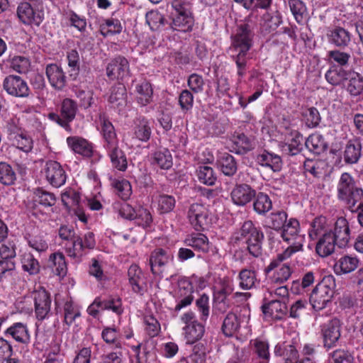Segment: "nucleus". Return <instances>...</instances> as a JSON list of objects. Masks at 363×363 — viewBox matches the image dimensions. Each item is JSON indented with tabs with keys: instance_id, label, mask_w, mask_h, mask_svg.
I'll list each match as a JSON object with an SVG mask.
<instances>
[{
	"instance_id": "20",
	"label": "nucleus",
	"mask_w": 363,
	"mask_h": 363,
	"mask_svg": "<svg viewBox=\"0 0 363 363\" xmlns=\"http://www.w3.org/2000/svg\"><path fill=\"white\" fill-rule=\"evenodd\" d=\"M129 62L121 56L113 59L106 67V74L111 79H123L129 75Z\"/></svg>"
},
{
	"instance_id": "3",
	"label": "nucleus",
	"mask_w": 363,
	"mask_h": 363,
	"mask_svg": "<svg viewBox=\"0 0 363 363\" xmlns=\"http://www.w3.org/2000/svg\"><path fill=\"white\" fill-rule=\"evenodd\" d=\"M192 0H174L172 7V29L188 32L192 30L194 24V18L192 13Z\"/></svg>"
},
{
	"instance_id": "41",
	"label": "nucleus",
	"mask_w": 363,
	"mask_h": 363,
	"mask_svg": "<svg viewBox=\"0 0 363 363\" xmlns=\"http://www.w3.org/2000/svg\"><path fill=\"white\" fill-rule=\"evenodd\" d=\"M347 91L351 96H357L363 91V76L354 70H351L347 77Z\"/></svg>"
},
{
	"instance_id": "6",
	"label": "nucleus",
	"mask_w": 363,
	"mask_h": 363,
	"mask_svg": "<svg viewBox=\"0 0 363 363\" xmlns=\"http://www.w3.org/2000/svg\"><path fill=\"white\" fill-rule=\"evenodd\" d=\"M184 326L182 328L183 335L187 344L193 345L199 341L205 333L204 325L198 321L193 311L184 313L180 318Z\"/></svg>"
},
{
	"instance_id": "10",
	"label": "nucleus",
	"mask_w": 363,
	"mask_h": 363,
	"mask_svg": "<svg viewBox=\"0 0 363 363\" xmlns=\"http://www.w3.org/2000/svg\"><path fill=\"white\" fill-rule=\"evenodd\" d=\"M174 259L169 250L157 248L153 250L149 258V264L152 273L158 277H162L167 267Z\"/></svg>"
},
{
	"instance_id": "30",
	"label": "nucleus",
	"mask_w": 363,
	"mask_h": 363,
	"mask_svg": "<svg viewBox=\"0 0 363 363\" xmlns=\"http://www.w3.org/2000/svg\"><path fill=\"white\" fill-rule=\"evenodd\" d=\"M359 260L357 257L344 255L334 265V271L337 275L349 274L354 271L359 265Z\"/></svg>"
},
{
	"instance_id": "34",
	"label": "nucleus",
	"mask_w": 363,
	"mask_h": 363,
	"mask_svg": "<svg viewBox=\"0 0 363 363\" xmlns=\"http://www.w3.org/2000/svg\"><path fill=\"white\" fill-rule=\"evenodd\" d=\"M239 286L242 290L256 288L259 284L256 271L250 269H242L238 274Z\"/></svg>"
},
{
	"instance_id": "7",
	"label": "nucleus",
	"mask_w": 363,
	"mask_h": 363,
	"mask_svg": "<svg viewBox=\"0 0 363 363\" xmlns=\"http://www.w3.org/2000/svg\"><path fill=\"white\" fill-rule=\"evenodd\" d=\"M334 294L333 281L329 278H323L313 290L310 302L313 308L317 311L324 308L331 301Z\"/></svg>"
},
{
	"instance_id": "37",
	"label": "nucleus",
	"mask_w": 363,
	"mask_h": 363,
	"mask_svg": "<svg viewBox=\"0 0 363 363\" xmlns=\"http://www.w3.org/2000/svg\"><path fill=\"white\" fill-rule=\"evenodd\" d=\"M276 356L283 357L285 363H294L298 357V352L295 346L286 342L278 343L274 350Z\"/></svg>"
},
{
	"instance_id": "15",
	"label": "nucleus",
	"mask_w": 363,
	"mask_h": 363,
	"mask_svg": "<svg viewBox=\"0 0 363 363\" xmlns=\"http://www.w3.org/2000/svg\"><path fill=\"white\" fill-rule=\"evenodd\" d=\"M4 89L11 96L26 97L29 95L28 86L21 77L9 75L3 82Z\"/></svg>"
},
{
	"instance_id": "12",
	"label": "nucleus",
	"mask_w": 363,
	"mask_h": 363,
	"mask_svg": "<svg viewBox=\"0 0 363 363\" xmlns=\"http://www.w3.org/2000/svg\"><path fill=\"white\" fill-rule=\"evenodd\" d=\"M249 320L250 314L247 309L241 311L239 315L229 313L223 320L222 330L225 336L231 337L237 333L242 323L247 324Z\"/></svg>"
},
{
	"instance_id": "28",
	"label": "nucleus",
	"mask_w": 363,
	"mask_h": 363,
	"mask_svg": "<svg viewBox=\"0 0 363 363\" xmlns=\"http://www.w3.org/2000/svg\"><path fill=\"white\" fill-rule=\"evenodd\" d=\"M271 280L275 284H282L287 281L291 274V267L286 264H281L279 262L273 260L267 268V272L274 270Z\"/></svg>"
},
{
	"instance_id": "54",
	"label": "nucleus",
	"mask_w": 363,
	"mask_h": 363,
	"mask_svg": "<svg viewBox=\"0 0 363 363\" xmlns=\"http://www.w3.org/2000/svg\"><path fill=\"white\" fill-rule=\"evenodd\" d=\"M306 148L314 154H320L325 149L323 138L319 134L310 135L305 142Z\"/></svg>"
},
{
	"instance_id": "21",
	"label": "nucleus",
	"mask_w": 363,
	"mask_h": 363,
	"mask_svg": "<svg viewBox=\"0 0 363 363\" xmlns=\"http://www.w3.org/2000/svg\"><path fill=\"white\" fill-rule=\"evenodd\" d=\"M45 73L50 84L56 90H62L67 84V77L62 68L56 64L47 65Z\"/></svg>"
},
{
	"instance_id": "59",
	"label": "nucleus",
	"mask_w": 363,
	"mask_h": 363,
	"mask_svg": "<svg viewBox=\"0 0 363 363\" xmlns=\"http://www.w3.org/2000/svg\"><path fill=\"white\" fill-rule=\"evenodd\" d=\"M253 347L259 358L268 363L270 359L269 342L264 340L255 339L253 340Z\"/></svg>"
},
{
	"instance_id": "23",
	"label": "nucleus",
	"mask_w": 363,
	"mask_h": 363,
	"mask_svg": "<svg viewBox=\"0 0 363 363\" xmlns=\"http://www.w3.org/2000/svg\"><path fill=\"white\" fill-rule=\"evenodd\" d=\"M77 106L75 101L70 99H65L62 101L61 107L62 116L65 118V121L60 119L58 115L55 113H50V118L57 121V123L63 127H66L68 125V122L72 121L77 113Z\"/></svg>"
},
{
	"instance_id": "19",
	"label": "nucleus",
	"mask_w": 363,
	"mask_h": 363,
	"mask_svg": "<svg viewBox=\"0 0 363 363\" xmlns=\"http://www.w3.org/2000/svg\"><path fill=\"white\" fill-rule=\"evenodd\" d=\"M128 283L132 291L140 296L146 291V281L142 269L137 264H131L128 270Z\"/></svg>"
},
{
	"instance_id": "8",
	"label": "nucleus",
	"mask_w": 363,
	"mask_h": 363,
	"mask_svg": "<svg viewBox=\"0 0 363 363\" xmlns=\"http://www.w3.org/2000/svg\"><path fill=\"white\" fill-rule=\"evenodd\" d=\"M187 218L192 227L199 231L209 226L212 216L208 206L203 203H194L189 207Z\"/></svg>"
},
{
	"instance_id": "14",
	"label": "nucleus",
	"mask_w": 363,
	"mask_h": 363,
	"mask_svg": "<svg viewBox=\"0 0 363 363\" xmlns=\"http://www.w3.org/2000/svg\"><path fill=\"white\" fill-rule=\"evenodd\" d=\"M44 172L47 181L52 186L58 188L65 184L67 174L59 162L53 160L48 161Z\"/></svg>"
},
{
	"instance_id": "52",
	"label": "nucleus",
	"mask_w": 363,
	"mask_h": 363,
	"mask_svg": "<svg viewBox=\"0 0 363 363\" xmlns=\"http://www.w3.org/2000/svg\"><path fill=\"white\" fill-rule=\"evenodd\" d=\"M233 291V282L228 279L224 278L220 281V286L216 288L214 291V301H224L225 300H228V296H230Z\"/></svg>"
},
{
	"instance_id": "49",
	"label": "nucleus",
	"mask_w": 363,
	"mask_h": 363,
	"mask_svg": "<svg viewBox=\"0 0 363 363\" xmlns=\"http://www.w3.org/2000/svg\"><path fill=\"white\" fill-rule=\"evenodd\" d=\"M218 164L225 175L233 176L237 172L236 162L234 157L228 153H223L220 156Z\"/></svg>"
},
{
	"instance_id": "18",
	"label": "nucleus",
	"mask_w": 363,
	"mask_h": 363,
	"mask_svg": "<svg viewBox=\"0 0 363 363\" xmlns=\"http://www.w3.org/2000/svg\"><path fill=\"white\" fill-rule=\"evenodd\" d=\"M280 231L281 236L285 242L303 244L304 235L301 234L299 222L296 218H289Z\"/></svg>"
},
{
	"instance_id": "27",
	"label": "nucleus",
	"mask_w": 363,
	"mask_h": 363,
	"mask_svg": "<svg viewBox=\"0 0 363 363\" xmlns=\"http://www.w3.org/2000/svg\"><path fill=\"white\" fill-rule=\"evenodd\" d=\"M6 335L11 336L15 341L23 345L30 342V335L26 324L14 323L5 331Z\"/></svg>"
},
{
	"instance_id": "38",
	"label": "nucleus",
	"mask_w": 363,
	"mask_h": 363,
	"mask_svg": "<svg viewBox=\"0 0 363 363\" xmlns=\"http://www.w3.org/2000/svg\"><path fill=\"white\" fill-rule=\"evenodd\" d=\"M184 242L186 246L203 252H207L209 250L208 239L202 233L189 235L185 238Z\"/></svg>"
},
{
	"instance_id": "17",
	"label": "nucleus",
	"mask_w": 363,
	"mask_h": 363,
	"mask_svg": "<svg viewBox=\"0 0 363 363\" xmlns=\"http://www.w3.org/2000/svg\"><path fill=\"white\" fill-rule=\"evenodd\" d=\"M194 286L186 279L181 280L178 283V289L176 291L175 311H179L191 304L194 300Z\"/></svg>"
},
{
	"instance_id": "33",
	"label": "nucleus",
	"mask_w": 363,
	"mask_h": 363,
	"mask_svg": "<svg viewBox=\"0 0 363 363\" xmlns=\"http://www.w3.org/2000/svg\"><path fill=\"white\" fill-rule=\"evenodd\" d=\"M318 240L315 251L319 256L325 257L334 252L337 242L334 240L332 231L318 238Z\"/></svg>"
},
{
	"instance_id": "2",
	"label": "nucleus",
	"mask_w": 363,
	"mask_h": 363,
	"mask_svg": "<svg viewBox=\"0 0 363 363\" xmlns=\"http://www.w3.org/2000/svg\"><path fill=\"white\" fill-rule=\"evenodd\" d=\"M337 198L348 208L363 203V190L357 186L354 178L347 172L341 174L337 186Z\"/></svg>"
},
{
	"instance_id": "43",
	"label": "nucleus",
	"mask_w": 363,
	"mask_h": 363,
	"mask_svg": "<svg viewBox=\"0 0 363 363\" xmlns=\"http://www.w3.org/2000/svg\"><path fill=\"white\" fill-rule=\"evenodd\" d=\"M49 266L59 277H64L67 274V267L65 257L62 252H55L50 255Z\"/></svg>"
},
{
	"instance_id": "57",
	"label": "nucleus",
	"mask_w": 363,
	"mask_h": 363,
	"mask_svg": "<svg viewBox=\"0 0 363 363\" xmlns=\"http://www.w3.org/2000/svg\"><path fill=\"white\" fill-rule=\"evenodd\" d=\"M153 162L160 168L168 169L172 166V157L168 150H158L154 154Z\"/></svg>"
},
{
	"instance_id": "40",
	"label": "nucleus",
	"mask_w": 363,
	"mask_h": 363,
	"mask_svg": "<svg viewBox=\"0 0 363 363\" xmlns=\"http://www.w3.org/2000/svg\"><path fill=\"white\" fill-rule=\"evenodd\" d=\"M350 72L351 70H347L345 68L333 65L326 72L325 77L328 83L337 86L347 79Z\"/></svg>"
},
{
	"instance_id": "42",
	"label": "nucleus",
	"mask_w": 363,
	"mask_h": 363,
	"mask_svg": "<svg viewBox=\"0 0 363 363\" xmlns=\"http://www.w3.org/2000/svg\"><path fill=\"white\" fill-rule=\"evenodd\" d=\"M257 160L260 165L269 167L274 172H278L281 168V159L278 155L264 152L257 155Z\"/></svg>"
},
{
	"instance_id": "63",
	"label": "nucleus",
	"mask_w": 363,
	"mask_h": 363,
	"mask_svg": "<svg viewBox=\"0 0 363 363\" xmlns=\"http://www.w3.org/2000/svg\"><path fill=\"white\" fill-rule=\"evenodd\" d=\"M197 176L201 183L208 186L213 185L216 180L213 169L206 165L199 167Z\"/></svg>"
},
{
	"instance_id": "24",
	"label": "nucleus",
	"mask_w": 363,
	"mask_h": 363,
	"mask_svg": "<svg viewBox=\"0 0 363 363\" xmlns=\"http://www.w3.org/2000/svg\"><path fill=\"white\" fill-rule=\"evenodd\" d=\"M328 42L336 47L344 48L351 42V33L344 28L336 26L327 33Z\"/></svg>"
},
{
	"instance_id": "46",
	"label": "nucleus",
	"mask_w": 363,
	"mask_h": 363,
	"mask_svg": "<svg viewBox=\"0 0 363 363\" xmlns=\"http://www.w3.org/2000/svg\"><path fill=\"white\" fill-rule=\"evenodd\" d=\"M328 62L337 67L346 68L349 66L351 55L340 50H332L328 52Z\"/></svg>"
},
{
	"instance_id": "31",
	"label": "nucleus",
	"mask_w": 363,
	"mask_h": 363,
	"mask_svg": "<svg viewBox=\"0 0 363 363\" xmlns=\"http://www.w3.org/2000/svg\"><path fill=\"white\" fill-rule=\"evenodd\" d=\"M286 304L280 300H272L262 306L263 313L274 320H281L286 314Z\"/></svg>"
},
{
	"instance_id": "29",
	"label": "nucleus",
	"mask_w": 363,
	"mask_h": 363,
	"mask_svg": "<svg viewBox=\"0 0 363 363\" xmlns=\"http://www.w3.org/2000/svg\"><path fill=\"white\" fill-rule=\"evenodd\" d=\"M67 143L69 147L75 153L84 157H91L93 153L92 145L86 139L71 136L67 138Z\"/></svg>"
},
{
	"instance_id": "60",
	"label": "nucleus",
	"mask_w": 363,
	"mask_h": 363,
	"mask_svg": "<svg viewBox=\"0 0 363 363\" xmlns=\"http://www.w3.org/2000/svg\"><path fill=\"white\" fill-rule=\"evenodd\" d=\"M16 179V174L11 165L0 162V182L4 185H11Z\"/></svg>"
},
{
	"instance_id": "44",
	"label": "nucleus",
	"mask_w": 363,
	"mask_h": 363,
	"mask_svg": "<svg viewBox=\"0 0 363 363\" xmlns=\"http://www.w3.org/2000/svg\"><path fill=\"white\" fill-rule=\"evenodd\" d=\"M327 167V163L322 160L307 159L303 163L305 172L315 177H320L323 175L326 172Z\"/></svg>"
},
{
	"instance_id": "45",
	"label": "nucleus",
	"mask_w": 363,
	"mask_h": 363,
	"mask_svg": "<svg viewBox=\"0 0 363 363\" xmlns=\"http://www.w3.org/2000/svg\"><path fill=\"white\" fill-rule=\"evenodd\" d=\"M331 231L328 228L326 218L325 217H318L311 223L308 230V235L311 239L317 240Z\"/></svg>"
},
{
	"instance_id": "35",
	"label": "nucleus",
	"mask_w": 363,
	"mask_h": 363,
	"mask_svg": "<svg viewBox=\"0 0 363 363\" xmlns=\"http://www.w3.org/2000/svg\"><path fill=\"white\" fill-rule=\"evenodd\" d=\"M362 155V144L357 139L350 140L345 148L344 160L347 164H356Z\"/></svg>"
},
{
	"instance_id": "32",
	"label": "nucleus",
	"mask_w": 363,
	"mask_h": 363,
	"mask_svg": "<svg viewBox=\"0 0 363 363\" xmlns=\"http://www.w3.org/2000/svg\"><path fill=\"white\" fill-rule=\"evenodd\" d=\"M99 122L101 126V133L104 140V147H113L118 144L115 128L111 122L106 118L105 115L99 116Z\"/></svg>"
},
{
	"instance_id": "56",
	"label": "nucleus",
	"mask_w": 363,
	"mask_h": 363,
	"mask_svg": "<svg viewBox=\"0 0 363 363\" xmlns=\"http://www.w3.org/2000/svg\"><path fill=\"white\" fill-rule=\"evenodd\" d=\"M22 267L30 275L37 274L40 272V264L34 256L30 253H24L21 259Z\"/></svg>"
},
{
	"instance_id": "47",
	"label": "nucleus",
	"mask_w": 363,
	"mask_h": 363,
	"mask_svg": "<svg viewBox=\"0 0 363 363\" xmlns=\"http://www.w3.org/2000/svg\"><path fill=\"white\" fill-rule=\"evenodd\" d=\"M289 220L288 215L284 211L271 213L266 219L267 226L277 231H280Z\"/></svg>"
},
{
	"instance_id": "1",
	"label": "nucleus",
	"mask_w": 363,
	"mask_h": 363,
	"mask_svg": "<svg viewBox=\"0 0 363 363\" xmlns=\"http://www.w3.org/2000/svg\"><path fill=\"white\" fill-rule=\"evenodd\" d=\"M253 33L247 24L241 25L232 36V43L229 50L233 52L232 58L237 67L238 82L246 73L247 55L252 46Z\"/></svg>"
},
{
	"instance_id": "26",
	"label": "nucleus",
	"mask_w": 363,
	"mask_h": 363,
	"mask_svg": "<svg viewBox=\"0 0 363 363\" xmlns=\"http://www.w3.org/2000/svg\"><path fill=\"white\" fill-rule=\"evenodd\" d=\"M230 196L235 204L245 206L255 196V191L247 184H240L233 188Z\"/></svg>"
},
{
	"instance_id": "50",
	"label": "nucleus",
	"mask_w": 363,
	"mask_h": 363,
	"mask_svg": "<svg viewBox=\"0 0 363 363\" xmlns=\"http://www.w3.org/2000/svg\"><path fill=\"white\" fill-rule=\"evenodd\" d=\"M99 30L101 34L106 37L110 35L119 33L122 30L121 22L118 19L108 18L100 23Z\"/></svg>"
},
{
	"instance_id": "25",
	"label": "nucleus",
	"mask_w": 363,
	"mask_h": 363,
	"mask_svg": "<svg viewBox=\"0 0 363 363\" xmlns=\"http://www.w3.org/2000/svg\"><path fill=\"white\" fill-rule=\"evenodd\" d=\"M108 101L113 108L121 111L127 105V92L125 86L120 83L113 86L110 89Z\"/></svg>"
},
{
	"instance_id": "16",
	"label": "nucleus",
	"mask_w": 363,
	"mask_h": 363,
	"mask_svg": "<svg viewBox=\"0 0 363 363\" xmlns=\"http://www.w3.org/2000/svg\"><path fill=\"white\" fill-rule=\"evenodd\" d=\"M340 321L333 318L321 325V335L324 346L328 348L334 347L340 337Z\"/></svg>"
},
{
	"instance_id": "48",
	"label": "nucleus",
	"mask_w": 363,
	"mask_h": 363,
	"mask_svg": "<svg viewBox=\"0 0 363 363\" xmlns=\"http://www.w3.org/2000/svg\"><path fill=\"white\" fill-rule=\"evenodd\" d=\"M253 207L256 213L264 215L272 208V202L267 194L259 192L255 194Z\"/></svg>"
},
{
	"instance_id": "61",
	"label": "nucleus",
	"mask_w": 363,
	"mask_h": 363,
	"mask_svg": "<svg viewBox=\"0 0 363 363\" xmlns=\"http://www.w3.org/2000/svg\"><path fill=\"white\" fill-rule=\"evenodd\" d=\"M302 116L303 117L306 125L310 128L317 127L321 120L318 110L314 107H311L306 109L303 112Z\"/></svg>"
},
{
	"instance_id": "11",
	"label": "nucleus",
	"mask_w": 363,
	"mask_h": 363,
	"mask_svg": "<svg viewBox=\"0 0 363 363\" xmlns=\"http://www.w3.org/2000/svg\"><path fill=\"white\" fill-rule=\"evenodd\" d=\"M36 318L39 320L48 318L50 314L51 298L43 288L35 290L32 294Z\"/></svg>"
},
{
	"instance_id": "39",
	"label": "nucleus",
	"mask_w": 363,
	"mask_h": 363,
	"mask_svg": "<svg viewBox=\"0 0 363 363\" xmlns=\"http://www.w3.org/2000/svg\"><path fill=\"white\" fill-rule=\"evenodd\" d=\"M63 245L67 255L71 258L75 259L77 261H80L85 254L83 240L79 236L69 242H64Z\"/></svg>"
},
{
	"instance_id": "51",
	"label": "nucleus",
	"mask_w": 363,
	"mask_h": 363,
	"mask_svg": "<svg viewBox=\"0 0 363 363\" xmlns=\"http://www.w3.org/2000/svg\"><path fill=\"white\" fill-rule=\"evenodd\" d=\"M136 91L138 94V100L142 106L150 104L152 97V89L151 84L146 81L136 85Z\"/></svg>"
},
{
	"instance_id": "58",
	"label": "nucleus",
	"mask_w": 363,
	"mask_h": 363,
	"mask_svg": "<svg viewBox=\"0 0 363 363\" xmlns=\"http://www.w3.org/2000/svg\"><path fill=\"white\" fill-rule=\"evenodd\" d=\"M133 220H135L136 223L144 228L150 227L153 221L150 211L142 206L135 210Z\"/></svg>"
},
{
	"instance_id": "22",
	"label": "nucleus",
	"mask_w": 363,
	"mask_h": 363,
	"mask_svg": "<svg viewBox=\"0 0 363 363\" xmlns=\"http://www.w3.org/2000/svg\"><path fill=\"white\" fill-rule=\"evenodd\" d=\"M332 235L340 247H345L350 238V230L347 220L342 217L337 219Z\"/></svg>"
},
{
	"instance_id": "5",
	"label": "nucleus",
	"mask_w": 363,
	"mask_h": 363,
	"mask_svg": "<svg viewBox=\"0 0 363 363\" xmlns=\"http://www.w3.org/2000/svg\"><path fill=\"white\" fill-rule=\"evenodd\" d=\"M17 16L25 25L39 26L44 20L45 11L42 2H22L17 7Z\"/></svg>"
},
{
	"instance_id": "9",
	"label": "nucleus",
	"mask_w": 363,
	"mask_h": 363,
	"mask_svg": "<svg viewBox=\"0 0 363 363\" xmlns=\"http://www.w3.org/2000/svg\"><path fill=\"white\" fill-rule=\"evenodd\" d=\"M133 134V137L129 134L124 135L123 141L126 145L133 147V142L135 140L143 143L147 142L150 139L152 135L151 121L145 117H139L136 118L134 121Z\"/></svg>"
},
{
	"instance_id": "53",
	"label": "nucleus",
	"mask_w": 363,
	"mask_h": 363,
	"mask_svg": "<svg viewBox=\"0 0 363 363\" xmlns=\"http://www.w3.org/2000/svg\"><path fill=\"white\" fill-rule=\"evenodd\" d=\"M289 5L295 20L299 24H303L307 16V9L301 0H290Z\"/></svg>"
},
{
	"instance_id": "4",
	"label": "nucleus",
	"mask_w": 363,
	"mask_h": 363,
	"mask_svg": "<svg viewBox=\"0 0 363 363\" xmlns=\"http://www.w3.org/2000/svg\"><path fill=\"white\" fill-rule=\"evenodd\" d=\"M264 235L258 230L251 220L245 221L240 229L235 235L236 240H245L247 250L255 257L262 254V241Z\"/></svg>"
},
{
	"instance_id": "62",
	"label": "nucleus",
	"mask_w": 363,
	"mask_h": 363,
	"mask_svg": "<svg viewBox=\"0 0 363 363\" xmlns=\"http://www.w3.org/2000/svg\"><path fill=\"white\" fill-rule=\"evenodd\" d=\"M81 315L79 308L72 301H67L64 305V320L67 325L74 323Z\"/></svg>"
},
{
	"instance_id": "64",
	"label": "nucleus",
	"mask_w": 363,
	"mask_h": 363,
	"mask_svg": "<svg viewBox=\"0 0 363 363\" xmlns=\"http://www.w3.org/2000/svg\"><path fill=\"white\" fill-rule=\"evenodd\" d=\"M206 347L203 343L194 345L192 353L189 357L187 363H204L206 361Z\"/></svg>"
},
{
	"instance_id": "13",
	"label": "nucleus",
	"mask_w": 363,
	"mask_h": 363,
	"mask_svg": "<svg viewBox=\"0 0 363 363\" xmlns=\"http://www.w3.org/2000/svg\"><path fill=\"white\" fill-rule=\"evenodd\" d=\"M284 142L279 144L283 153L287 155H296L303 149V135L296 130H287Z\"/></svg>"
},
{
	"instance_id": "55",
	"label": "nucleus",
	"mask_w": 363,
	"mask_h": 363,
	"mask_svg": "<svg viewBox=\"0 0 363 363\" xmlns=\"http://www.w3.org/2000/svg\"><path fill=\"white\" fill-rule=\"evenodd\" d=\"M16 274L13 260H0V283L11 280Z\"/></svg>"
},
{
	"instance_id": "36",
	"label": "nucleus",
	"mask_w": 363,
	"mask_h": 363,
	"mask_svg": "<svg viewBox=\"0 0 363 363\" xmlns=\"http://www.w3.org/2000/svg\"><path fill=\"white\" fill-rule=\"evenodd\" d=\"M118 145L113 147L106 146L105 148L108 151L113 167L120 171H125L127 169L128 162L125 153L118 148Z\"/></svg>"
}]
</instances>
